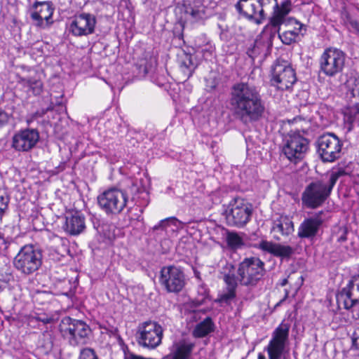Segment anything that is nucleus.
<instances>
[{"label":"nucleus","instance_id":"nucleus-10","mask_svg":"<svg viewBox=\"0 0 359 359\" xmlns=\"http://www.w3.org/2000/svg\"><path fill=\"white\" fill-rule=\"evenodd\" d=\"M346 59V55L341 50L326 48L319 60L320 70L326 76L333 77L343 71Z\"/></svg>","mask_w":359,"mask_h":359},{"label":"nucleus","instance_id":"nucleus-15","mask_svg":"<svg viewBox=\"0 0 359 359\" xmlns=\"http://www.w3.org/2000/svg\"><path fill=\"white\" fill-rule=\"evenodd\" d=\"M39 140V131L36 128H27L13 135L11 147L17 151L28 152L36 147Z\"/></svg>","mask_w":359,"mask_h":359},{"label":"nucleus","instance_id":"nucleus-5","mask_svg":"<svg viewBox=\"0 0 359 359\" xmlns=\"http://www.w3.org/2000/svg\"><path fill=\"white\" fill-rule=\"evenodd\" d=\"M41 264V251L33 245H26L22 247L13 259L15 268L25 275L34 273Z\"/></svg>","mask_w":359,"mask_h":359},{"label":"nucleus","instance_id":"nucleus-11","mask_svg":"<svg viewBox=\"0 0 359 359\" xmlns=\"http://www.w3.org/2000/svg\"><path fill=\"white\" fill-rule=\"evenodd\" d=\"M297 81L294 69L285 61H277L271 68V84L278 90H285Z\"/></svg>","mask_w":359,"mask_h":359},{"label":"nucleus","instance_id":"nucleus-8","mask_svg":"<svg viewBox=\"0 0 359 359\" xmlns=\"http://www.w3.org/2000/svg\"><path fill=\"white\" fill-rule=\"evenodd\" d=\"M317 154L324 163H333L341 157L342 142L332 133H326L318 137Z\"/></svg>","mask_w":359,"mask_h":359},{"label":"nucleus","instance_id":"nucleus-36","mask_svg":"<svg viewBox=\"0 0 359 359\" xmlns=\"http://www.w3.org/2000/svg\"><path fill=\"white\" fill-rule=\"evenodd\" d=\"M348 121L355 122L359 116V102L355 103L353 106L348 107L345 111Z\"/></svg>","mask_w":359,"mask_h":359},{"label":"nucleus","instance_id":"nucleus-28","mask_svg":"<svg viewBox=\"0 0 359 359\" xmlns=\"http://www.w3.org/2000/svg\"><path fill=\"white\" fill-rule=\"evenodd\" d=\"M215 325L210 317L205 318L198 323L193 330V335L196 338H202L214 331Z\"/></svg>","mask_w":359,"mask_h":359},{"label":"nucleus","instance_id":"nucleus-31","mask_svg":"<svg viewBox=\"0 0 359 359\" xmlns=\"http://www.w3.org/2000/svg\"><path fill=\"white\" fill-rule=\"evenodd\" d=\"M196 66V64L194 62L193 56L191 54L184 53L180 62V67L188 78L192 75Z\"/></svg>","mask_w":359,"mask_h":359},{"label":"nucleus","instance_id":"nucleus-41","mask_svg":"<svg viewBox=\"0 0 359 359\" xmlns=\"http://www.w3.org/2000/svg\"><path fill=\"white\" fill-rule=\"evenodd\" d=\"M170 219H175V218L171 217V218H167L165 219H162L161 221L159 222V223L158 224L155 225L153 227V230L154 231L160 230V229L165 230L167 228V226H168V223Z\"/></svg>","mask_w":359,"mask_h":359},{"label":"nucleus","instance_id":"nucleus-4","mask_svg":"<svg viewBox=\"0 0 359 359\" xmlns=\"http://www.w3.org/2000/svg\"><path fill=\"white\" fill-rule=\"evenodd\" d=\"M227 225L241 228L245 226L252 215V205L240 197L233 198L224 213Z\"/></svg>","mask_w":359,"mask_h":359},{"label":"nucleus","instance_id":"nucleus-34","mask_svg":"<svg viewBox=\"0 0 359 359\" xmlns=\"http://www.w3.org/2000/svg\"><path fill=\"white\" fill-rule=\"evenodd\" d=\"M236 297V293L235 291H229L224 290L223 292L218 296L216 302L222 305H229L232 301L235 299Z\"/></svg>","mask_w":359,"mask_h":359},{"label":"nucleus","instance_id":"nucleus-46","mask_svg":"<svg viewBox=\"0 0 359 359\" xmlns=\"http://www.w3.org/2000/svg\"><path fill=\"white\" fill-rule=\"evenodd\" d=\"M38 319H39V320L43 322V323H46V324L50 323L51 321V319L49 318H39Z\"/></svg>","mask_w":359,"mask_h":359},{"label":"nucleus","instance_id":"nucleus-24","mask_svg":"<svg viewBox=\"0 0 359 359\" xmlns=\"http://www.w3.org/2000/svg\"><path fill=\"white\" fill-rule=\"evenodd\" d=\"M65 231L72 236L81 233L86 229L85 217L79 212L68 213L65 217Z\"/></svg>","mask_w":359,"mask_h":359},{"label":"nucleus","instance_id":"nucleus-26","mask_svg":"<svg viewBox=\"0 0 359 359\" xmlns=\"http://www.w3.org/2000/svg\"><path fill=\"white\" fill-rule=\"evenodd\" d=\"M259 248L273 256L282 258H289L294 253L293 248L289 245H283L267 241H262L259 243Z\"/></svg>","mask_w":359,"mask_h":359},{"label":"nucleus","instance_id":"nucleus-14","mask_svg":"<svg viewBox=\"0 0 359 359\" xmlns=\"http://www.w3.org/2000/svg\"><path fill=\"white\" fill-rule=\"evenodd\" d=\"M160 283L168 292L178 293L185 285V276L182 270L175 266L161 269Z\"/></svg>","mask_w":359,"mask_h":359},{"label":"nucleus","instance_id":"nucleus-32","mask_svg":"<svg viewBox=\"0 0 359 359\" xmlns=\"http://www.w3.org/2000/svg\"><path fill=\"white\" fill-rule=\"evenodd\" d=\"M226 241L228 246L233 250L241 248L244 245L243 238L235 231H227Z\"/></svg>","mask_w":359,"mask_h":359},{"label":"nucleus","instance_id":"nucleus-18","mask_svg":"<svg viewBox=\"0 0 359 359\" xmlns=\"http://www.w3.org/2000/svg\"><path fill=\"white\" fill-rule=\"evenodd\" d=\"M326 212L320 210L305 218L298 228V237L302 239L316 237L326 220Z\"/></svg>","mask_w":359,"mask_h":359},{"label":"nucleus","instance_id":"nucleus-13","mask_svg":"<svg viewBox=\"0 0 359 359\" xmlns=\"http://www.w3.org/2000/svg\"><path fill=\"white\" fill-rule=\"evenodd\" d=\"M290 326L287 324H280L272 334L266 351L269 359H287L283 355L288 341Z\"/></svg>","mask_w":359,"mask_h":359},{"label":"nucleus","instance_id":"nucleus-45","mask_svg":"<svg viewBox=\"0 0 359 359\" xmlns=\"http://www.w3.org/2000/svg\"><path fill=\"white\" fill-rule=\"evenodd\" d=\"M337 240H338L339 242H344V241H346L347 240L346 231H344L343 234L341 236H339Z\"/></svg>","mask_w":359,"mask_h":359},{"label":"nucleus","instance_id":"nucleus-22","mask_svg":"<svg viewBox=\"0 0 359 359\" xmlns=\"http://www.w3.org/2000/svg\"><path fill=\"white\" fill-rule=\"evenodd\" d=\"M195 343L189 339L175 341L170 347V353L163 359H191Z\"/></svg>","mask_w":359,"mask_h":359},{"label":"nucleus","instance_id":"nucleus-29","mask_svg":"<svg viewBox=\"0 0 359 359\" xmlns=\"http://www.w3.org/2000/svg\"><path fill=\"white\" fill-rule=\"evenodd\" d=\"M156 65V60L151 55H146L144 58L140 59L135 67L138 71L139 76H145L150 71H151Z\"/></svg>","mask_w":359,"mask_h":359},{"label":"nucleus","instance_id":"nucleus-7","mask_svg":"<svg viewBox=\"0 0 359 359\" xmlns=\"http://www.w3.org/2000/svg\"><path fill=\"white\" fill-rule=\"evenodd\" d=\"M126 193L117 188H110L97 196L99 207L108 216L119 215L126 207Z\"/></svg>","mask_w":359,"mask_h":359},{"label":"nucleus","instance_id":"nucleus-25","mask_svg":"<svg viewBox=\"0 0 359 359\" xmlns=\"http://www.w3.org/2000/svg\"><path fill=\"white\" fill-rule=\"evenodd\" d=\"M294 231V223L288 216L281 215L274 220L271 233L276 241H280V236H288Z\"/></svg>","mask_w":359,"mask_h":359},{"label":"nucleus","instance_id":"nucleus-21","mask_svg":"<svg viewBox=\"0 0 359 359\" xmlns=\"http://www.w3.org/2000/svg\"><path fill=\"white\" fill-rule=\"evenodd\" d=\"M273 15L270 18L269 23L264 29V34L269 32V38L273 37L276 32L281 29L280 26L286 22L287 20L285 18L291 10V1L287 0L280 6L276 3V5H273Z\"/></svg>","mask_w":359,"mask_h":359},{"label":"nucleus","instance_id":"nucleus-48","mask_svg":"<svg viewBox=\"0 0 359 359\" xmlns=\"http://www.w3.org/2000/svg\"><path fill=\"white\" fill-rule=\"evenodd\" d=\"M294 3L297 4V5L304 4V1L303 0H294Z\"/></svg>","mask_w":359,"mask_h":359},{"label":"nucleus","instance_id":"nucleus-40","mask_svg":"<svg viewBox=\"0 0 359 359\" xmlns=\"http://www.w3.org/2000/svg\"><path fill=\"white\" fill-rule=\"evenodd\" d=\"M9 198L4 195H0V217L8 208Z\"/></svg>","mask_w":359,"mask_h":359},{"label":"nucleus","instance_id":"nucleus-27","mask_svg":"<svg viewBox=\"0 0 359 359\" xmlns=\"http://www.w3.org/2000/svg\"><path fill=\"white\" fill-rule=\"evenodd\" d=\"M184 7L187 19L191 22H197L205 16V8L201 0H193Z\"/></svg>","mask_w":359,"mask_h":359},{"label":"nucleus","instance_id":"nucleus-3","mask_svg":"<svg viewBox=\"0 0 359 359\" xmlns=\"http://www.w3.org/2000/svg\"><path fill=\"white\" fill-rule=\"evenodd\" d=\"M59 329L62 337L72 346L86 344L91 332L85 322L68 316L61 320Z\"/></svg>","mask_w":359,"mask_h":359},{"label":"nucleus","instance_id":"nucleus-50","mask_svg":"<svg viewBox=\"0 0 359 359\" xmlns=\"http://www.w3.org/2000/svg\"><path fill=\"white\" fill-rule=\"evenodd\" d=\"M0 239H4V236L1 233H0Z\"/></svg>","mask_w":359,"mask_h":359},{"label":"nucleus","instance_id":"nucleus-33","mask_svg":"<svg viewBox=\"0 0 359 359\" xmlns=\"http://www.w3.org/2000/svg\"><path fill=\"white\" fill-rule=\"evenodd\" d=\"M144 189L140 185L137 180H128L127 181V187L122 190L123 192L126 193V196L128 198V194H131L133 196H136L137 194L142 192Z\"/></svg>","mask_w":359,"mask_h":359},{"label":"nucleus","instance_id":"nucleus-49","mask_svg":"<svg viewBox=\"0 0 359 359\" xmlns=\"http://www.w3.org/2000/svg\"><path fill=\"white\" fill-rule=\"evenodd\" d=\"M257 359H266V358L262 353H259Z\"/></svg>","mask_w":359,"mask_h":359},{"label":"nucleus","instance_id":"nucleus-42","mask_svg":"<svg viewBox=\"0 0 359 359\" xmlns=\"http://www.w3.org/2000/svg\"><path fill=\"white\" fill-rule=\"evenodd\" d=\"M259 4H260V8L262 9L264 13H265V10L268 9L271 5H276L277 3V0H257Z\"/></svg>","mask_w":359,"mask_h":359},{"label":"nucleus","instance_id":"nucleus-37","mask_svg":"<svg viewBox=\"0 0 359 359\" xmlns=\"http://www.w3.org/2000/svg\"><path fill=\"white\" fill-rule=\"evenodd\" d=\"M348 93L351 97L359 100V76L348 81Z\"/></svg>","mask_w":359,"mask_h":359},{"label":"nucleus","instance_id":"nucleus-38","mask_svg":"<svg viewBox=\"0 0 359 359\" xmlns=\"http://www.w3.org/2000/svg\"><path fill=\"white\" fill-rule=\"evenodd\" d=\"M77 359H100L95 351L89 347L83 348L80 350Z\"/></svg>","mask_w":359,"mask_h":359},{"label":"nucleus","instance_id":"nucleus-23","mask_svg":"<svg viewBox=\"0 0 359 359\" xmlns=\"http://www.w3.org/2000/svg\"><path fill=\"white\" fill-rule=\"evenodd\" d=\"M283 25L287 27V29L282 32H280V29L276 32L281 41L285 45H290L296 42L299 35H303L302 30H306L304 25L294 18L287 19L286 22Z\"/></svg>","mask_w":359,"mask_h":359},{"label":"nucleus","instance_id":"nucleus-17","mask_svg":"<svg viewBox=\"0 0 359 359\" xmlns=\"http://www.w3.org/2000/svg\"><path fill=\"white\" fill-rule=\"evenodd\" d=\"M97 20L95 15L83 13L74 17L68 30L74 36H83L95 32Z\"/></svg>","mask_w":359,"mask_h":359},{"label":"nucleus","instance_id":"nucleus-16","mask_svg":"<svg viewBox=\"0 0 359 359\" xmlns=\"http://www.w3.org/2000/svg\"><path fill=\"white\" fill-rule=\"evenodd\" d=\"M308 149V140L299 134H294L286 140L283 152L291 162L296 163L304 157Z\"/></svg>","mask_w":359,"mask_h":359},{"label":"nucleus","instance_id":"nucleus-2","mask_svg":"<svg viewBox=\"0 0 359 359\" xmlns=\"http://www.w3.org/2000/svg\"><path fill=\"white\" fill-rule=\"evenodd\" d=\"M346 175L344 169H339L332 171L328 177L309 184L302 194V204L311 209L321 206L330 196L338 179Z\"/></svg>","mask_w":359,"mask_h":359},{"label":"nucleus","instance_id":"nucleus-6","mask_svg":"<svg viewBox=\"0 0 359 359\" xmlns=\"http://www.w3.org/2000/svg\"><path fill=\"white\" fill-rule=\"evenodd\" d=\"M264 273V263L255 257L244 259L238 269L240 283L245 286L257 285Z\"/></svg>","mask_w":359,"mask_h":359},{"label":"nucleus","instance_id":"nucleus-19","mask_svg":"<svg viewBox=\"0 0 359 359\" xmlns=\"http://www.w3.org/2000/svg\"><path fill=\"white\" fill-rule=\"evenodd\" d=\"M32 9L30 18L34 26L45 29L53 23L51 20L54 8L50 1H36Z\"/></svg>","mask_w":359,"mask_h":359},{"label":"nucleus","instance_id":"nucleus-47","mask_svg":"<svg viewBox=\"0 0 359 359\" xmlns=\"http://www.w3.org/2000/svg\"><path fill=\"white\" fill-rule=\"evenodd\" d=\"M287 283H288L287 279L284 278L280 281V285L283 287V286L286 285L287 284Z\"/></svg>","mask_w":359,"mask_h":359},{"label":"nucleus","instance_id":"nucleus-1","mask_svg":"<svg viewBox=\"0 0 359 359\" xmlns=\"http://www.w3.org/2000/svg\"><path fill=\"white\" fill-rule=\"evenodd\" d=\"M229 104L235 118L245 125L259 121L266 109L259 88L243 81L231 87Z\"/></svg>","mask_w":359,"mask_h":359},{"label":"nucleus","instance_id":"nucleus-12","mask_svg":"<svg viewBox=\"0 0 359 359\" xmlns=\"http://www.w3.org/2000/svg\"><path fill=\"white\" fill-rule=\"evenodd\" d=\"M338 307L353 311L359 306V275L351 277L346 287L336 295Z\"/></svg>","mask_w":359,"mask_h":359},{"label":"nucleus","instance_id":"nucleus-20","mask_svg":"<svg viewBox=\"0 0 359 359\" xmlns=\"http://www.w3.org/2000/svg\"><path fill=\"white\" fill-rule=\"evenodd\" d=\"M235 7L241 15L256 24H261L266 18L257 0H239Z\"/></svg>","mask_w":359,"mask_h":359},{"label":"nucleus","instance_id":"nucleus-39","mask_svg":"<svg viewBox=\"0 0 359 359\" xmlns=\"http://www.w3.org/2000/svg\"><path fill=\"white\" fill-rule=\"evenodd\" d=\"M261 45V41L256 40L254 42L252 48H249L247 51V54L252 58L256 57L258 54H259V46Z\"/></svg>","mask_w":359,"mask_h":359},{"label":"nucleus","instance_id":"nucleus-44","mask_svg":"<svg viewBox=\"0 0 359 359\" xmlns=\"http://www.w3.org/2000/svg\"><path fill=\"white\" fill-rule=\"evenodd\" d=\"M353 346L359 349V328L354 331L351 337Z\"/></svg>","mask_w":359,"mask_h":359},{"label":"nucleus","instance_id":"nucleus-43","mask_svg":"<svg viewBox=\"0 0 359 359\" xmlns=\"http://www.w3.org/2000/svg\"><path fill=\"white\" fill-rule=\"evenodd\" d=\"M8 120V114L4 110L0 109V128L7 123Z\"/></svg>","mask_w":359,"mask_h":359},{"label":"nucleus","instance_id":"nucleus-9","mask_svg":"<svg viewBox=\"0 0 359 359\" xmlns=\"http://www.w3.org/2000/svg\"><path fill=\"white\" fill-rule=\"evenodd\" d=\"M163 330L155 321L147 320L137 327L136 339L137 344L148 349H154L161 344Z\"/></svg>","mask_w":359,"mask_h":359},{"label":"nucleus","instance_id":"nucleus-35","mask_svg":"<svg viewBox=\"0 0 359 359\" xmlns=\"http://www.w3.org/2000/svg\"><path fill=\"white\" fill-rule=\"evenodd\" d=\"M224 281L226 283L225 290L236 292L238 283L233 272L229 271L228 273H226L224 276Z\"/></svg>","mask_w":359,"mask_h":359},{"label":"nucleus","instance_id":"nucleus-30","mask_svg":"<svg viewBox=\"0 0 359 359\" xmlns=\"http://www.w3.org/2000/svg\"><path fill=\"white\" fill-rule=\"evenodd\" d=\"M24 87L28 88L34 95H39L43 90V83L35 77L22 78L20 81Z\"/></svg>","mask_w":359,"mask_h":359}]
</instances>
